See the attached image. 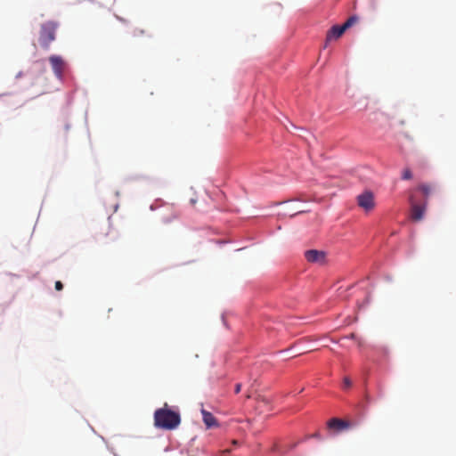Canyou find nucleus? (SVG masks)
<instances>
[{
	"label": "nucleus",
	"mask_w": 456,
	"mask_h": 456,
	"mask_svg": "<svg viewBox=\"0 0 456 456\" xmlns=\"http://www.w3.org/2000/svg\"><path fill=\"white\" fill-rule=\"evenodd\" d=\"M57 28L58 23L54 21H47L41 25L38 42L44 49H49L51 43L55 40Z\"/></svg>",
	"instance_id": "f03ea898"
},
{
	"label": "nucleus",
	"mask_w": 456,
	"mask_h": 456,
	"mask_svg": "<svg viewBox=\"0 0 456 456\" xmlns=\"http://www.w3.org/2000/svg\"><path fill=\"white\" fill-rule=\"evenodd\" d=\"M402 178L403 180H410L412 178V173L411 171L410 168H405L403 171V175H402Z\"/></svg>",
	"instance_id": "4468645a"
},
{
	"label": "nucleus",
	"mask_w": 456,
	"mask_h": 456,
	"mask_svg": "<svg viewBox=\"0 0 456 456\" xmlns=\"http://www.w3.org/2000/svg\"><path fill=\"white\" fill-rule=\"evenodd\" d=\"M240 389H241V384H240V383L236 384V386H235V393L239 394L240 392Z\"/></svg>",
	"instance_id": "f3484780"
},
{
	"label": "nucleus",
	"mask_w": 456,
	"mask_h": 456,
	"mask_svg": "<svg viewBox=\"0 0 456 456\" xmlns=\"http://www.w3.org/2000/svg\"><path fill=\"white\" fill-rule=\"evenodd\" d=\"M305 257L309 263L322 265L326 260V253L322 250L309 249L305 252Z\"/></svg>",
	"instance_id": "0eeeda50"
},
{
	"label": "nucleus",
	"mask_w": 456,
	"mask_h": 456,
	"mask_svg": "<svg viewBox=\"0 0 456 456\" xmlns=\"http://www.w3.org/2000/svg\"><path fill=\"white\" fill-rule=\"evenodd\" d=\"M223 452H224V453H229V452H230V450H228V449H227V450H224Z\"/></svg>",
	"instance_id": "a211bd4d"
},
{
	"label": "nucleus",
	"mask_w": 456,
	"mask_h": 456,
	"mask_svg": "<svg viewBox=\"0 0 456 456\" xmlns=\"http://www.w3.org/2000/svg\"><path fill=\"white\" fill-rule=\"evenodd\" d=\"M346 31L343 26H333L327 34V40L337 39Z\"/></svg>",
	"instance_id": "9b49d317"
},
{
	"label": "nucleus",
	"mask_w": 456,
	"mask_h": 456,
	"mask_svg": "<svg viewBox=\"0 0 456 456\" xmlns=\"http://www.w3.org/2000/svg\"><path fill=\"white\" fill-rule=\"evenodd\" d=\"M350 427H351L350 422L340 419H337V418H332L328 422L329 428L335 429L338 432L342 431L344 429H347Z\"/></svg>",
	"instance_id": "6e6552de"
},
{
	"label": "nucleus",
	"mask_w": 456,
	"mask_h": 456,
	"mask_svg": "<svg viewBox=\"0 0 456 456\" xmlns=\"http://www.w3.org/2000/svg\"><path fill=\"white\" fill-rule=\"evenodd\" d=\"M62 289H63V284L61 283V281H57L55 282V289H56V290H58V291H60V290H61Z\"/></svg>",
	"instance_id": "dca6fc26"
},
{
	"label": "nucleus",
	"mask_w": 456,
	"mask_h": 456,
	"mask_svg": "<svg viewBox=\"0 0 456 456\" xmlns=\"http://www.w3.org/2000/svg\"><path fill=\"white\" fill-rule=\"evenodd\" d=\"M238 444V441L237 440H233L232 441V444Z\"/></svg>",
	"instance_id": "6ab92c4d"
},
{
	"label": "nucleus",
	"mask_w": 456,
	"mask_h": 456,
	"mask_svg": "<svg viewBox=\"0 0 456 456\" xmlns=\"http://www.w3.org/2000/svg\"><path fill=\"white\" fill-rule=\"evenodd\" d=\"M178 217L177 213H170L169 215L164 216L162 220L164 223L168 224Z\"/></svg>",
	"instance_id": "ddd939ff"
},
{
	"label": "nucleus",
	"mask_w": 456,
	"mask_h": 456,
	"mask_svg": "<svg viewBox=\"0 0 456 456\" xmlns=\"http://www.w3.org/2000/svg\"><path fill=\"white\" fill-rule=\"evenodd\" d=\"M181 422L178 412L167 408L165 403L163 408L158 409L154 412V425L162 429L171 430L176 428Z\"/></svg>",
	"instance_id": "f257e3e1"
},
{
	"label": "nucleus",
	"mask_w": 456,
	"mask_h": 456,
	"mask_svg": "<svg viewBox=\"0 0 456 456\" xmlns=\"http://www.w3.org/2000/svg\"><path fill=\"white\" fill-rule=\"evenodd\" d=\"M201 414L203 422L208 428L218 427V422L211 412L206 411L205 409H201Z\"/></svg>",
	"instance_id": "9d476101"
},
{
	"label": "nucleus",
	"mask_w": 456,
	"mask_h": 456,
	"mask_svg": "<svg viewBox=\"0 0 456 456\" xmlns=\"http://www.w3.org/2000/svg\"><path fill=\"white\" fill-rule=\"evenodd\" d=\"M436 189L437 187L436 184L426 183H419L416 188L417 191H419L422 193L424 201L426 202H428V197L436 191Z\"/></svg>",
	"instance_id": "1a4fd4ad"
},
{
	"label": "nucleus",
	"mask_w": 456,
	"mask_h": 456,
	"mask_svg": "<svg viewBox=\"0 0 456 456\" xmlns=\"http://www.w3.org/2000/svg\"><path fill=\"white\" fill-rule=\"evenodd\" d=\"M343 383H344V387L346 388H349L352 386V382H351L350 379L347 377L344 378Z\"/></svg>",
	"instance_id": "2eb2a0df"
},
{
	"label": "nucleus",
	"mask_w": 456,
	"mask_h": 456,
	"mask_svg": "<svg viewBox=\"0 0 456 456\" xmlns=\"http://www.w3.org/2000/svg\"><path fill=\"white\" fill-rule=\"evenodd\" d=\"M358 206L365 212H370L374 209L376 203L374 194L370 191H365L359 194L356 198Z\"/></svg>",
	"instance_id": "20e7f679"
},
{
	"label": "nucleus",
	"mask_w": 456,
	"mask_h": 456,
	"mask_svg": "<svg viewBox=\"0 0 456 456\" xmlns=\"http://www.w3.org/2000/svg\"><path fill=\"white\" fill-rule=\"evenodd\" d=\"M48 60L53 69L54 76L58 79L61 80L63 78L64 72L68 66L67 62L60 55H51Z\"/></svg>",
	"instance_id": "7ed1b4c3"
},
{
	"label": "nucleus",
	"mask_w": 456,
	"mask_h": 456,
	"mask_svg": "<svg viewBox=\"0 0 456 456\" xmlns=\"http://www.w3.org/2000/svg\"><path fill=\"white\" fill-rule=\"evenodd\" d=\"M409 201L411 204V218L415 222L420 221L424 217L428 202L417 203L412 194L410 195Z\"/></svg>",
	"instance_id": "39448f33"
},
{
	"label": "nucleus",
	"mask_w": 456,
	"mask_h": 456,
	"mask_svg": "<svg viewBox=\"0 0 456 456\" xmlns=\"http://www.w3.org/2000/svg\"><path fill=\"white\" fill-rule=\"evenodd\" d=\"M357 21H358V17L351 16L350 18H348L346 20V21L342 26L345 27V29L346 30L348 28L352 27Z\"/></svg>",
	"instance_id": "f8f14e48"
},
{
	"label": "nucleus",
	"mask_w": 456,
	"mask_h": 456,
	"mask_svg": "<svg viewBox=\"0 0 456 456\" xmlns=\"http://www.w3.org/2000/svg\"><path fill=\"white\" fill-rule=\"evenodd\" d=\"M96 236L99 240L108 243L116 240L118 233L111 228L110 222L108 220L107 223L100 228Z\"/></svg>",
	"instance_id": "423d86ee"
}]
</instances>
